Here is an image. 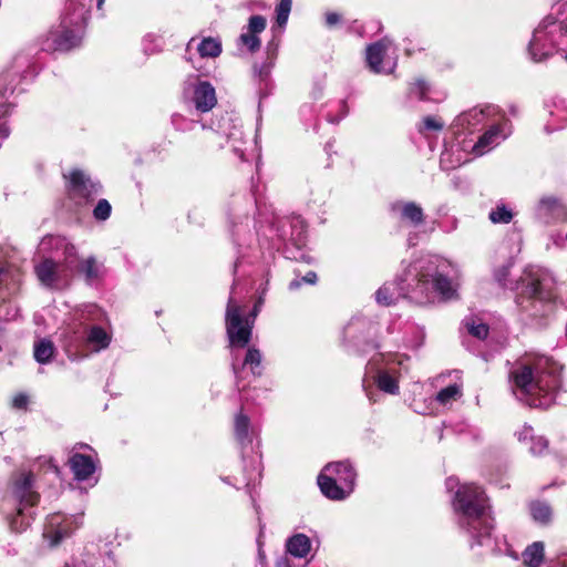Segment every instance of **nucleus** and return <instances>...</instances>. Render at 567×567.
Returning a JSON list of instances; mask_svg holds the SVG:
<instances>
[{"label": "nucleus", "mask_w": 567, "mask_h": 567, "mask_svg": "<svg viewBox=\"0 0 567 567\" xmlns=\"http://www.w3.org/2000/svg\"><path fill=\"white\" fill-rule=\"evenodd\" d=\"M454 266L440 256H424L405 267L394 284H385L375 292L379 305L390 306L399 296L409 298L419 305L433 303L436 300H451L457 296V284L452 274Z\"/></svg>", "instance_id": "f257e3e1"}, {"label": "nucleus", "mask_w": 567, "mask_h": 567, "mask_svg": "<svg viewBox=\"0 0 567 567\" xmlns=\"http://www.w3.org/2000/svg\"><path fill=\"white\" fill-rule=\"evenodd\" d=\"M509 384L514 395L529 406L547 409L560 386L558 365L539 354H525L509 370Z\"/></svg>", "instance_id": "f03ea898"}, {"label": "nucleus", "mask_w": 567, "mask_h": 567, "mask_svg": "<svg viewBox=\"0 0 567 567\" xmlns=\"http://www.w3.org/2000/svg\"><path fill=\"white\" fill-rule=\"evenodd\" d=\"M446 488L453 491L457 487L453 508L461 530L466 535L470 547L485 548L486 553H494L497 545L493 538V517L484 491L474 484L460 485L456 477H449Z\"/></svg>", "instance_id": "7ed1b4c3"}, {"label": "nucleus", "mask_w": 567, "mask_h": 567, "mask_svg": "<svg viewBox=\"0 0 567 567\" xmlns=\"http://www.w3.org/2000/svg\"><path fill=\"white\" fill-rule=\"evenodd\" d=\"M41 261L34 266L37 278L42 286L50 289L66 288L73 277L78 251L65 237L50 235L39 244Z\"/></svg>", "instance_id": "20e7f679"}, {"label": "nucleus", "mask_w": 567, "mask_h": 567, "mask_svg": "<svg viewBox=\"0 0 567 567\" xmlns=\"http://www.w3.org/2000/svg\"><path fill=\"white\" fill-rule=\"evenodd\" d=\"M522 295L517 306L530 320L540 321L549 317L556 307L555 282L551 276L538 267H529L523 277Z\"/></svg>", "instance_id": "39448f33"}, {"label": "nucleus", "mask_w": 567, "mask_h": 567, "mask_svg": "<svg viewBox=\"0 0 567 567\" xmlns=\"http://www.w3.org/2000/svg\"><path fill=\"white\" fill-rule=\"evenodd\" d=\"M104 0H96L101 9ZM92 0H68L56 30L49 32L42 42L43 51H69L78 47L87 23Z\"/></svg>", "instance_id": "423d86ee"}, {"label": "nucleus", "mask_w": 567, "mask_h": 567, "mask_svg": "<svg viewBox=\"0 0 567 567\" xmlns=\"http://www.w3.org/2000/svg\"><path fill=\"white\" fill-rule=\"evenodd\" d=\"M237 288L238 282L235 280L228 298L225 316L226 332L233 357H235L236 348H245L249 343L255 319L261 303V301H259V303L255 305L251 312L247 315L245 305H243V300L238 297Z\"/></svg>", "instance_id": "0eeeda50"}, {"label": "nucleus", "mask_w": 567, "mask_h": 567, "mask_svg": "<svg viewBox=\"0 0 567 567\" xmlns=\"http://www.w3.org/2000/svg\"><path fill=\"white\" fill-rule=\"evenodd\" d=\"M567 24L546 17L534 30L528 54L534 62H544L559 52H566Z\"/></svg>", "instance_id": "6e6552de"}, {"label": "nucleus", "mask_w": 567, "mask_h": 567, "mask_svg": "<svg viewBox=\"0 0 567 567\" xmlns=\"http://www.w3.org/2000/svg\"><path fill=\"white\" fill-rule=\"evenodd\" d=\"M357 472L349 461L327 464L318 476L322 494L334 501L348 497L354 489Z\"/></svg>", "instance_id": "1a4fd4ad"}, {"label": "nucleus", "mask_w": 567, "mask_h": 567, "mask_svg": "<svg viewBox=\"0 0 567 567\" xmlns=\"http://www.w3.org/2000/svg\"><path fill=\"white\" fill-rule=\"evenodd\" d=\"M498 113L496 106L487 105L485 107H473L466 112L461 113L452 124L453 134L458 140L462 135L473 134L480 131L483 126L495 121V115Z\"/></svg>", "instance_id": "9d476101"}, {"label": "nucleus", "mask_w": 567, "mask_h": 567, "mask_svg": "<svg viewBox=\"0 0 567 567\" xmlns=\"http://www.w3.org/2000/svg\"><path fill=\"white\" fill-rule=\"evenodd\" d=\"M111 342V336L105 329L93 326L84 334L83 331H74L73 334L65 341V350L70 358H78L85 355L82 347L87 346L93 351H100L109 347Z\"/></svg>", "instance_id": "9b49d317"}, {"label": "nucleus", "mask_w": 567, "mask_h": 567, "mask_svg": "<svg viewBox=\"0 0 567 567\" xmlns=\"http://www.w3.org/2000/svg\"><path fill=\"white\" fill-rule=\"evenodd\" d=\"M183 97L200 113L209 112L217 103L215 87L193 75L184 82Z\"/></svg>", "instance_id": "f8f14e48"}, {"label": "nucleus", "mask_w": 567, "mask_h": 567, "mask_svg": "<svg viewBox=\"0 0 567 567\" xmlns=\"http://www.w3.org/2000/svg\"><path fill=\"white\" fill-rule=\"evenodd\" d=\"M66 179V190L71 199L82 205L93 200L101 192V184L92 181L81 169H72L69 174H63Z\"/></svg>", "instance_id": "ddd939ff"}, {"label": "nucleus", "mask_w": 567, "mask_h": 567, "mask_svg": "<svg viewBox=\"0 0 567 567\" xmlns=\"http://www.w3.org/2000/svg\"><path fill=\"white\" fill-rule=\"evenodd\" d=\"M367 63L374 73L389 74L396 68V50L391 40L384 38L367 48Z\"/></svg>", "instance_id": "4468645a"}, {"label": "nucleus", "mask_w": 567, "mask_h": 567, "mask_svg": "<svg viewBox=\"0 0 567 567\" xmlns=\"http://www.w3.org/2000/svg\"><path fill=\"white\" fill-rule=\"evenodd\" d=\"M81 524V516H66L62 513H53L47 517L43 537L51 546H55L70 537Z\"/></svg>", "instance_id": "2eb2a0df"}, {"label": "nucleus", "mask_w": 567, "mask_h": 567, "mask_svg": "<svg viewBox=\"0 0 567 567\" xmlns=\"http://www.w3.org/2000/svg\"><path fill=\"white\" fill-rule=\"evenodd\" d=\"M509 133L511 131L507 121L504 123H495V121H492V123H489V128L471 145L472 152L476 156L484 155L505 140Z\"/></svg>", "instance_id": "dca6fc26"}, {"label": "nucleus", "mask_w": 567, "mask_h": 567, "mask_svg": "<svg viewBox=\"0 0 567 567\" xmlns=\"http://www.w3.org/2000/svg\"><path fill=\"white\" fill-rule=\"evenodd\" d=\"M33 475L22 473L13 484V498L18 507L30 509L39 501V494L33 489Z\"/></svg>", "instance_id": "f3484780"}, {"label": "nucleus", "mask_w": 567, "mask_h": 567, "mask_svg": "<svg viewBox=\"0 0 567 567\" xmlns=\"http://www.w3.org/2000/svg\"><path fill=\"white\" fill-rule=\"evenodd\" d=\"M378 358L385 361L386 365L389 367V370H379L377 375V383L378 388L389 394H396L399 392V384H398V378L392 374L391 372H394L393 367L391 365L394 362H398L399 365L402 364V357L399 354H382L379 353Z\"/></svg>", "instance_id": "a211bd4d"}, {"label": "nucleus", "mask_w": 567, "mask_h": 567, "mask_svg": "<svg viewBox=\"0 0 567 567\" xmlns=\"http://www.w3.org/2000/svg\"><path fill=\"white\" fill-rule=\"evenodd\" d=\"M266 19L262 16H251L246 31H244L239 37V43L246 47L250 52L257 51L260 48L258 34L266 29Z\"/></svg>", "instance_id": "6ab92c4d"}, {"label": "nucleus", "mask_w": 567, "mask_h": 567, "mask_svg": "<svg viewBox=\"0 0 567 567\" xmlns=\"http://www.w3.org/2000/svg\"><path fill=\"white\" fill-rule=\"evenodd\" d=\"M234 430L236 441L240 445L243 452L248 447L254 451V440L257 439L258 432L257 429L250 425V421L247 415L241 412L236 415Z\"/></svg>", "instance_id": "aec40b11"}, {"label": "nucleus", "mask_w": 567, "mask_h": 567, "mask_svg": "<svg viewBox=\"0 0 567 567\" xmlns=\"http://www.w3.org/2000/svg\"><path fill=\"white\" fill-rule=\"evenodd\" d=\"M391 212L399 220L408 221L413 226H419L424 221L423 209L414 202H394L391 204Z\"/></svg>", "instance_id": "412c9836"}, {"label": "nucleus", "mask_w": 567, "mask_h": 567, "mask_svg": "<svg viewBox=\"0 0 567 567\" xmlns=\"http://www.w3.org/2000/svg\"><path fill=\"white\" fill-rule=\"evenodd\" d=\"M75 269L84 277L87 285H97L105 276L106 269L103 262L96 260L94 256H90L79 264L75 262Z\"/></svg>", "instance_id": "4be33fe9"}, {"label": "nucleus", "mask_w": 567, "mask_h": 567, "mask_svg": "<svg viewBox=\"0 0 567 567\" xmlns=\"http://www.w3.org/2000/svg\"><path fill=\"white\" fill-rule=\"evenodd\" d=\"M69 465L78 481H86L96 470V462L92 456L76 452L69 458Z\"/></svg>", "instance_id": "5701e85b"}, {"label": "nucleus", "mask_w": 567, "mask_h": 567, "mask_svg": "<svg viewBox=\"0 0 567 567\" xmlns=\"http://www.w3.org/2000/svg\"><path fill=\"white\" fill-rule=\"evenodd\" d=\"M538 214L545 218L558 219L566 215V207L558 198L546 196L538 203Z\"/></svg>", "instance_id": "b1692460"}, {"label": "nucleus", "mask_w": 567, "mask_h": 567, "mask_svg": "<svg viewBox=\"0 0 567 567\" xmlns=\"http://www.w3.org/2000/svg\"><path fill=\"white\" fill-rule=\"evenodd\" d=\"M286 550L296 558H305L311 550V540L305 534H295L287 539Z\"/></svg>", "instance_id": "393cba45"}, {"label": "nucleus", "mask_w": 567, "mask_h": 567, "mask_svg": "<svg viewBox=\"0 0 567 567\" xmlns=\"http://www.w3.org/2000/svg\"><path fill=\"white\" fill-rule=\"evenodd\" d=\"M31 513L24 507L16 506L14 512L8 517L9 527L11 532L20 534L30 526Z\"/></svg>", "instance_id": "a878e982"}, {"label": "nucleus", "mask_w": 567, "mask_h": 567, "mask_svg": "<svg viewBox=\"0 0 567 567\" xmlns=\"http://www.w3.org/2000/svg\"><path fill=\"white\" fill-rule=\"evenodd\" d=\"M113 563L112 557H109L107 561H100V559L94 555L82 554L80 556H74L71 563L65 564V567H111Z\"/></svg>", "instance_id": "bb28decb"}, {"label": "nucleus", "mask_w": 567, "mask_h": 567, "mask_svg": "<svg viewBox=\"0 0 567 567\" xmlns=\"http://www.w3.org/2000/svg\"><path fill=\"white\" fill-rule=\"evenodd\" d=\"M54 352L55 347L51 340L44 338L34 342L33 354L37 362L41 364L50 362Z\"/></svg>", "instance_id": "cd10ccee"}, {"label": "nucleus", "mask_w": 567, "mask_h": 567, "mask_svg": "<svg viewBox=\"0 0 567 567\" xmlns=\"http://www.w3.org/2000/svg\"><path fill=\"white\" fill-rule=\"evenodd\" d=\"M544 559V544L535 542L527 546L523 553L524 564L528 567H539Z\"/></svg>", "instance_id": "c85d7f7f"}, {"label": "nucleus", "mask_w": 567, "mask_h": 567, "mask_svg": "<svg viewBox=\"0 0 567 567\" xmlns=\"http://www.w3.org/2000/svg\"><path fill=\"white\" fill-rule=\"evenodd\" d=\"M196 49L202 58H217L221 53V42L216 38H204Z\"/></svg>", "instance_id": "c756f323"}, {"label": "nucleus", "mask_w": 567, "mask_h": 567, "mask_svg": "<svg viewBox=\"0 0 567 567\" xmlns=\"http://www.w3.org/2000/svg\"><path fill=\"white\" fill-rule=\"evenodd\" d=\"M489 220L493 224H509L514 217L512 208L504 203H498L495 208L489 212Z\"/></svg>", "instance_id": "7c9ffc66"}, {"label": "nucleus", "mask_w": 567, "mask_h": 567, "mask_svg": "<svg viewBox=\"0 0 567 567\" xmlns=\"http://www.w3.org/2000/svg\"><path fill=\"white\" fill-rule=\"evenodd\" d=\"M464 326L470 334L480 340H484L488 336V326L480 320H476L474 317H466L464 319Z\"/></svg>", "instance_id": "2f4dec72"}, {"label": "nucleus", "mask_w": 567, "mask_h": 567, "mask_svg": "<svg viewBox=\"0 0 567 567\" xmlns=\"http://www.w3.org/2000/svg\"><path fill=\"white\" fill-rule=\"evenodd\" d=\"M462 396V386L457 383L443 388L436 394V401L443 405L450 404Z\"/></svg>", "instance_id": "473e14b6"}, {"label": "nucleus", "mask_w": 567, "mask_h": 567, "mask_svg": "<svg viewBox=\"0 0 567 567\" xmlns=\"http://www.w3.org/2000/svg\"><path fill=\"white\" fill-rule=\"evenodd\" d=\"M530 514L533 519L540 524H547L551 518V509L549 505L543 502L532 503Z\"/></svg>", "instance_id": "72a5a7b5"}, {"label": "nucleus", "mask_w": 567, "mask_h": 567, "mask_svg": "<svg viewBox=\"0 0 567 567\" xmlns=\"http://www.w3.org/2000/svg\"><path fill=\"white\" fill-rule=\"evenodd\" d=\"M243 367H249L254 375L261 374V353L255 348L247 350Z\"/></svg>", "instance_id": "f704fd0d"}, {"label": "nucleus", "mask_w": 567, "mask_h": 567, "mask_svg": "<svg viewBox=\"0 0 567 567\" xmlns=\"http://www.w3.org/2000/svg\"><path fill=\"white\" fill-rule=\"evenodd\" d=\"M369 326V329H371V324L368 323L364 319L361 318H353L351 321L344 328V338L349 339L351 341L357 342L359 341V337L357 336V332L361 331L363 328Z\"/></svg>", "instance_id": "c9c22d12"}, {"label": "nucleus", "mask_w": 567, "mask_h": 567, "mask_svg": "<svg viewBox=\"0 0 567 567\" xmlns=\"http://www.w3.org/2000/svg\"><path fill=\"white\" fill-rule=\"evenodd\" d=\"M430 86L423 80H416L409 89V96L419 101L427 100Z\"/></svg>", "instance_id": "e433bc0d"}, {"label": "nucleus", "mask_w": 567, "mask_h": 567, "mask_svg": "<svg viewBox=\"0 0 567 567\" xmlns=\"http://www.w3.org/2000/svg\"><path fill=\"white\" fill-rule=\"evenodd\" d=\"M291 6L292 0H280L276 7V21L279 27L286 25L291 11Z\"/></svg>", "instance_id": "4c0bfd02"}, {"label": "nucleus", "mask_w": 567, "mask_h": 567, "mask_svg": "<svg viewBox=\"0 0 567 567\" xmlns=\"http://www.w3.org/2000/svg\"><path fill=\"white\" fill-rule=\"evenodd\" d=\"M231 234L236 245L241 246V241H246V234H250L248 218H246L245 225L243 221H240L239 224H234Z\"/></svg>", "instance_id": "58836bf2"}, {"label": "nucleus", "mask_w": 567, "mask_h": 567, "mask_svg": "<svg viewBox=\"0 0 567 567\" xmlns=\"http://www.w3.org/2000/svg\"><path fill=\"white\" fill-rule=\"evenodd\" d=\"M172 124L175 127V130L181 132H187L193 131L197 123L193 120L186 118L181 114H174L172 116Z\"/></svg>", "instance_id": "ea45409f"}, {"label": "nucleus", "mask_w": 567, "mask_h": 567, "mask_svg": "<svg viewBox=\"0 0 567 567\" xmlns=\"http://www.w3.org/2000/svg\"><path fill=\"white\" fill-rule=\"evenodd\" d=\"M112 212L111 204L106 199H100L93 209V216L96 220H106Z\"/></svg>", "instance_id": "a19ab883"}, {"label": "nucleus", "mask_w": 567, "mask_h": 567, "mask_svg": "<svg viewBox=\"0 0 567 567\" xmlns=\"http://www.w3.org/2000/svg\"><path fill=\"white\" fill-rule=\"evenodd\" d=\"M444 127V122L435 116H425L422 120V125L419 127L420 133H424L425 131H442Z\"/></svg>", "instance_id": "79ce46f5"}, {"label": "nucleus", "mask_w": 567, "mask_h": 567, "mask_svg": "<svg viewBox=\"0 0 567 567\" xmlns=\"http://www.w3.org/2000/svg\"><path fill=\"white\" fill-rule=\"evenodd\" d=\"M143 49L146 53H154L161 49L159 37L146 34L143 39Z\"/></svg>", "instance_id": "37998d69"}, {"label": "nucleus", "mask_w": 567, "mask_h": 567, "mask_svg": "<svg viewBox=\"0 0 567 567\" xmlns=\"http://www.w3.org/2000/svg\"><path fill=\"white\" fill-rule=\"evenodd\" d=\"M553 14H556L557 17L554 19L556 21H561L564 22L565 24H567V0H558L554 6H553Z\"/></svg>", "instance_id": "c03bdc74"}, {"label": "nucleus", "mask_w": 567, "mask_h": 567, "mask_svg": "<svg viewBox=\"0 0 567 567\" xmlns=\"http://www.w3.org/2000/svg\"><path fill=\"white\" fill-rule=\"evenodd\" d=\"M317 281V274L313 271H309L302 278H296L289 284L290 290H296L301 287L302 284L313 285Z\"/></svg>", "instance_id": "a18cd8bd"}, {"label": "nucleus", "mask_w": 567, "mask_h": 567, "mask_svg": "<svg viewBox=\"0 0 567 567\" xmlns=\"http://www.w3.org/2000/svg\"><path fill=\"white\" fill-rule=\"evenodd\" d=\"M530 442H532V445H530L529 451L534 455H540L548 446L547 440L543 436L533 437L530 440Z\"/></svg>", "instance_id": "49530a36"}, {"label": "nucleus", "mask_w": 567, "mask_h": 567, "mask_svg": "<svg viewBox=\"0 0 567 567\" xmlns=\"http://www.w3.org/2000/svg\"><path fill=\"white\" fill-rule=\"evenodd\" d=\"M29 403V396L24 393H18L12 399V406L17 410L27 409Z\"/></svg>", "instance_id": "de8ad7c7"}, {"label": "nucleus", "mask_w": 567, "mask_h": 567, "mask_svg": "<svg viewBox=\"0 0 567 567\" xmlns=\"http://www.w3.org/2000/svg\"><path fill=\"white\" fill-rule=\"evenodd\" d=\"M241 136V132L239 130H235V132L230 133L228 135V142L230 143V147L233 148V151L239 156L240 159H245V151L239 148L236 144H235V136Z\"/></svg>", "instance_id": "09e8293b"}, {"label": "nucleus", "mask_w": 567, "mask_h": 567, "mask_svg": "<svg viewBox=\"0 0 567 567\" xmlns=\"http://www.w3.org/2000/svg\"><path fill=\"white\" fill-rule=\"evenodd\" d=\"M516 436H517L518 441H520V442H526L528 440H532L534 437L533 436V427L529 425H524L523 429L516 433Z\"/></svg>", "instance_id": "8fccbe9b"}, {"label": "nucleus", "mask_w": 567, "mask_h": 567, "mask_svg": "<svg viewBox=\"0 0 567 567\" xmlns=\"http://www.w3.org/2000/svg\"><path fill=\"white\" fill-rule=\"evenodd\" d=\"M509 267L511 265L503 266L495 272V278L502 286H506V277L508 275Z\"/></svg>", "instance_id": "3c124183"}, {"label": "nucleus", "mask_w": 567, "mask_h": 567, "mask_svg": "<svg viewBox=\"0 0 567 567\" xmlns=\"http://www.w3.org/2000/svg\"><path fill=\"white\" fill-rule=\"evenodd\" d=\"M248 475H249V477H248V482L246 485L249 487L250 483L255 482L256 478L260 476L259 465L257 464L256 460L252 461V467L249 471Z\"/></svg>", "instance_id": "603ef678"}, {"label": "nucleus", "mask_w": 567, "mask_h": 567, "mask_svg": "<svg viewBox=\"0 0 567 567\" xmlns=\"http://www.w3.org/2000/svg\"><path fill=\"white\" fill-rule=\"evenodd\" d=\"M339 109H340V115L337 116V117L330 116L328 118L329 122H331V123H339L340 120L343 118L348 114V106H347V103L344 101H341L339 103Z\"/></svg>", "instance_id": "864d4df0"}, {"label": "nucleus", "mask_w": 567, "mask_h": 567, "mask_svg": "<svg viewBox=\"0 0 567 567\" xmlns=\"http://www.w3.org/2000/svg\"><path fill=\"white\" fill-rule=\"evenodd\" d=\"M271 63H264L259 69L255 66V73L258 74L260 80L266 79L270 73Z\"/></svg>", "instance_id": "5fc2aeb1"}, {"label": "nucleus", "mask_w": 567, "mask_h": 567, "mask_svg": "<svg viewBox=\"0 0 567 567\" xmlns=\"http://www.w3.org/2000/svg\"><path fill=\"white\" fill-rule=\"evenodd\" d=\"M340 21H341V16L337 12H328L326 14V24L328 27H333L337 23H339Z\"/></svg>", "instance_id": "6e6d98bb"}, {"label": "nucleus", "mask_w": 567, "mask_h": 567, "mask_svg": "<svg viewBox=\"0 0 567 567\" xmlns=\"http://www.w3.org/2000/svg\"><path fill=\"white\" fill-rule=\"evenodd\" d=\"M8 276V270L6 268L0 267V285L4 281Z\"/></svg>", "instance_id": "4d7b16f0"}, {"label": "nucleus", "mask_w": 567, "mask_h": 567, "mask_svg": "<svg viewBox=\"0 0 567 567\" xmlns=\"http://www.w3.org/2000/svg\"><path fill=\"white\" fill-rule=\"evenodd\" d=\"M277 567H289V561L287 558H280L277 561Z\"/></svg>", "instance_id": "13d9d810"}, {"label": "nucleus", "mask_w": 567, "mask_h": 567, "mask_svg": "<svg viewBox=\"0 0 567 567\" xmlns=\"http://www.w3.org/2000/svg\"><path fill=\"white\" fill-rule=\"evenodd\" d=\"M285 225H282V229H277L278 230V237L282 240H285L287 238V231L284 229Z\"/></svg>", "instance_id": "bf43d9fd"}, {"label": "nucleus", "mask_w": 567, "mask_h": 567, "mask_svg": "<svg viewBox=\"0 0 567 567\" xmlns=\"http://www.w3.org/2000/svg\"><path fill=\"white\" fill-rule=\"evenodd\" d=\"M231 365H233V371H234L236 378H238V375H239V368H238L237 362L234 360Z\"/></svg>", "instance_id": "052dcab7"}, {"label": "nucleus", "mask_w": 567, "mask_h": 567, "mask_svg": "<svg viewBox=\"0 0 567 567\" xmlns=\"http://www.w3.org/2000/svg\"><path fill=\"white\" fill-rule=\"evenodd\" d=\"M78 447H79V449H90V446H89L87 444H84V443H79V444H76V445L73 447V450H75V449H78Z\"/></svg>", "instance_id": "680f3d73"}, {"label": "nucleus", "mask_w": 567, "mask_h": 567, "mask_svg": "<svg viewBox=\"0 0 567 567\" xmlns=\"http://www.w3.org/2000/svg\"><path fill=\"white\" fill-rule=\"evenodd\" d=\"M195 41H196V40H195V38H192V39L189 40V42H188V44H187V50H189V49L194 45Z\"/></svg>", "instance_id": "e2e57ef3"}, {"label": "nucleus", "mask_w": 567, "mask_h": 567, "mask_svg": "<svg viewBox=\"0 0 567 567\" xmlns=\"http://www.w3.org/2000/svg\"><path fill=\"white\" fill-rule=\"evenodd\" d=\"M377 363H378V358H372V359L370 360V362H369V364H370L371 367H373V365H374V364H377Z\"/></svg>", "instance_id": "0e129e2a"}, {"label": "nucleus", "mask_w": 567, "mask_h": 567, "mask_svg": "<svg viewBox=\"0 0 567 567\" xmlns=\"http://www.w3.org/2000/svg\"><path fill=\"white\" fill-rule=\"evenodd\" d=\"M293 221L296 223V225L297 224L300 225V228L302 229V220L301 219L296 218Z\"/></svg>", "instance_id": "69168bd1"}, {"label": "nucleus", "mask_w": 567, "mask_h": 567, "mask_svg": "<svg viewBox=\"0 0 567 567\" xmlns=\"http://www.w3.org/2000/svg\"><path fill=\"white\" fill-rule=\"evenodd\" d=\"M555 130H557V127H550V125H546V131L547 132H553Z\"/></svg>", "instance_id": "338daca9"}, {"label": "nucleus", "mask_w": 567, "mask_h": 567, "mask_svg": "<svg viewBox=\"0 0 567 567\" xmlns=\"http://www.w3.org/2000/svg\"><path fill=\"white\" fill-rule=\"evenodd\" d=\"M565 48H566V52H564L565 53L564 59L567 62V45Z\"/></svg>", "instance_id": "774afa93"}]
</instances>
